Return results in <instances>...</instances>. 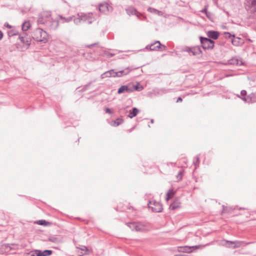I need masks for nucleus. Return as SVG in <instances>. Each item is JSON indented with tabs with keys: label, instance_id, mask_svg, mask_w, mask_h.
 I'll list each match as a JSON object with an SVG mask.
<instances>
[{
	"label": "nucleus",
	"instance_id": "obj_1",
	"mask_svg": "<svg viewBox=\"0 0 256 256\" xmlns=\"http://www.w3.org/2000/svg\"><path fill=\"white\" fill-rule=\"evenodd\" d=\"M48 34L47 32L40 28L36 29L32 34V38L38 42L46 43L48 40Z\"/></svg>",
	"mask_w": 256,
	"mask_h": 256
},
{
	"label": "nucleus",
	"instance_id": "obj_2",
	"mask_svg": "<svg viewBox=\"0 0 256 256\" xmlns=\"http://www.w3.org/2000/svg\"><path fill=\"white\" fill-rule=\"evenodd\" d=\"M78 18L74 20V22L76 24L80 23L81 21L86 22L88 24H91L94 21V18L92 17V14L91 13L81 14H78Z\"/></svg>",
	"mask_w": 256,
	"mask_h": 256
},
{
	"label": "nucleus",
	"instance_id": "obj_3",
	"mask_svg": "<svg viewBox=\"0 0 256 256\" xmlns=\"http://www.w3.org/2000/svg\"><path fill=\"white\" fill-rule=\"evenodd\" d=\"M248 243L245 242L244 241H240V240H236V241H228L224 240L222 242V244L223 246H226L230 248H238L240 246L248 244Z\"/></svg>",
	"mask_w": 256,
	"mask_h": 256
},
{
	"label": "nucleus",
	"instance_id": "obj_4",
	"mask_svg": "<svg viewBox=\"0 0 256 256\" xmlns=\"http://www.w3.org/2000/svg\"><path fill=\"white\" fill-rule=\"evenodd\" d=\"M200 40L202 46L204 50L212 49L214 48V40H211L209 38H204L202 36H200Z\"/></svg>",
	"mask_w": 256,
	"mask_h": 256
},
{
	"label": "nucleus",
	"instance_id": "obj_5",
	"mask_svg": "<svg viewBox=\"0 0 256 256\" xmlns=\"http://www.w3.org/2000/svg\"><path fill=\"white\" fill-rule=\"evenodd\" d=\"M182 52H187L189 54H192L193 56H196L202 54V52L198 46L192 47L184 46L182 49Z\"/></svg>",
	"mask_w": 256,
	"mask_h": 256
},
{
	"label": "nucleus",
	"instance_id": "obj_6",
	"mask_svg": "<svg viewBox=\"0 0 256 256\" xmlns=\"http://www.w3.org/2000/svg\"><path fill=\"white\" fill-rule=\"evenodd\" d=\"M127 225L132 230L136 232H142L145 229V225L141 222H128Z\"/></svg>",
	"mask_w": 256,
	"mask_h": 256
},
{
	"label": "nucleus",
	"instance_id": "obj_7",
	"mask_svg": "<svg viewBox=\"0 0 256 256\" xmlns=\"http://www.w3.org/2000/svg\"><path fill=\"white\" fill-rule=\"evenodd\" d=\"M51 14L50 12H44L40 14L38 19V24H44L48 22L50 20Z\"/></svg>",
	"mask_w": 256,
	"mask_h": 256
},
{
	"label": "nucleus",
	"instance_id": "obj_8",
	"mask_svg": "<svg viewBox=\"0 0 256 256\" xmlns=\"http://www.w3.org/2000/svg\"><path fill=\"white\" fill-rule=\"evenodd\" d=\"M148 207L154 212H162L163 209L162 204L156 200L150 201L148 204Z\"/></svg>",
	"mask_w": 256,
	"mask_h": 256
},
{
	"label": "nucleus",
	"instance_id": "obj_9",
	"mask_svg": "<svg viewBox=\"0 0 256 256\" xmlns=\"http://www.w3.org/2000/svg\"><path fill=\"white\" fill-rule=\"evenodd\" d=\"M118 94H121L122 93H131L132 89H130V84L127 85L122 86L118 90Z\"/></svg>",
	"mask_w": 256,
	"mask_h": 256
},
{
	"label": "nucleus",
	"instance_id": "obj_10",
	"mask_svg": "<svg viewBox=\"0 0 256 256\" xmlns=\"http://www.w3.org/2000/svg\"><path fill=\"white\" fill-rule=\"evenodd\" d=\"M112 7L106 2L102 3L99 5V10L102 12L112 11Z\"/></svg>",
	"mask_w": 256,
	"mask_h": 256
},
{
	"label": "nucleus",
	"instance_id": "obj_11",
	"mask_svg": "<svg viewBox=\"0 0 256 256\" xmlns=\"http://www.w3.org/2000/svg\"><path fill=\"white\" fill-rule=\"evenodd\" d=\"M47 24L50 27V29L54 30L58 28L59 21L58 20H52L50 18V20Z\"/></svg>",
	"mask_w": 256,
	"mask_h": 256
},
{
	"label": "nucleus",
	"instance_id": "obj_12",
	"mask_svg": "<svg viewBox=\"0 0 256 256\" xmlns=\"http://www.w3.org/2000/svg\"><path fill=\"white\" fill-rule=\"evenodd\" d=\"M52 253V250H46L44 251L40 250H36L35 254L36 256H49Z\"/></svg>",
	"mask_w": 256,
	"mask_h": 256
},
{
	"label": "nucleus",
	"instance_id": "obj_13",
	"mask_svg": "<svg viewBox=\"0 0 256 256\" xmlns=\"http://www.w3.org/2000/svg\"><path fill=\"white\" fill-rule=\"evenodd\" d=\"M161 46V43L160 41L156 40L153 44H150L149 46H146V48H148V47L150 48V50H158L160 46Z\"/></svg>",
	"mask_w": 256,
	"mask_h": 256
},
{
	"label": "nucleus",
	"instance_id": "obj_14",
	"mask_svg": "<svg viewBox=\"0 0 256 256\" xmlns=\"http://www.w3.org/2000/svg\"><path fill=\"white\" fill-rule=\"evenodd\" d=\"M240 95L242 96V97L240 98L244 102L248 103L253 102V101L252 100V96H246V92L245 90H242L241 91Z\"/></svg>",
	"mask_w": 256,
	"mask_h": 256
},
{
	"label": "nucleus",
	"instance_id": "obj_15",
	"mask_svg": "<svg viewBox=\"0 0 256 256\" xmlns=\"http://www.w3.org/2000/svg\"><path fill=\"white\" fill-rule=\"evenodd\" d=\"M194 246H180L178 248V250L180 252H192V248H194ZM195 248H197V246H195Z\"/></svg>",
	"mask_w": 256,
	"mask_h": 256
},
{
	"label": "nucleus",
	"instance_id": "obj_16",
	"mask_svg": "<svg viewBox=\"0 0 256 256\" xmlns=\"http://www.w3.org/2000/svg\"><path fill=\"white\" fill-rule=\"evenodd\" d=\"M126 10L129 16L136 15L138 17H139V16L140 15V14L133 7H129Z\"/></svg>",
	"mask_w": 256,
	"mask_h": 256
},
{
	"label": "nucleus",
	"instance_id": "obj_17",
	"mask_svg": "<svg viewBox=\"0 0 256 256\" xmlns=\"http://www.w3.org/2000/svg\"><path fill=\"white\" fill-rule=\"evenodd\" d=\"M206 34L209 38L216 40L219 36V32L217 31L209 30L207 32Z\"/></svg>",
	"mask_w": 256,
	"mask_h": 256
},
{
	"label": "nucleus",
	"instance_id": "obj_18",
	"mask_svg": "<svg viewBox=\"0 0 256 256\" xmlns=\"http://www.w3.org/2000/svg\"><path fill=\"white\" fill-rule=\"evenodd\" d=\"M244 4L248 8H256V0H245Z\"/></svg>",
	"mask_w": 256,
	"mask_h": 256
},
{
	"label": "nucleus",
	"instance_id": "obj_19",
	"mask_svg": "<svg viewBox=\"0 0 256 256\" xmlns=\"http://www.w3.org/2000/svg\"><path fill=\"white\" fill-rule=\"evenodd\" d=\"M234 38L232 39V43L234 46H239L242 44L244 43L243 40L238 37H233Z\"/></svg>",
	"mask_w": 256,
	"mask_h": 256
},
{
	"label": "nucleus",
	"instance_id": "obj_20",
	"mask_svg": "<svg viewBox=\"0 0 256 256\" xmlns=\"http://www.w3.org/2000/svg\"><path fill=\"white\" fill-rule=\"evenodd\" d=\"M228 64H230L236 65V66H242L243 64V62L242 60H238L237 58H232L228 61Z\"/></svg>",
	"mask_w": 256,
	"mask_h": 256
},
{
	"label": "nucleus",
	"instance_id": "obj_21",
	"mask_svg": "<svg viewBox=\"0 0 256 256\" xmlns=\"http://www.w3.org/2000/svg\"><path fill=\"white\" fill-rule=\"evenodd\" d=\"M130 70L129 69V68H127L124 70L116 72V77H121L122 76H124V75H126V74H128L129 72H130Z\"/></svg>",
	"mask_w": 256,
	"mask_h": 256
},
{
	"label": "nucleus",
	"instance_id": "obj_22",
	"mask_svg": "<svg viewBox=\"0 0 256 256\" xmlns=\"http://www.w3.org/2000/svg\"><path fill=\"white\" fill-rule=\"evenodd\" d=\"M138 112L139 110L136 108H133L129 111L130 114L128 116L130 118H132L138 114Z\"/></svg>",
	"mask_w": 256,
	"mask_h": 256
},
{
	"label": "nucleus",
	"instance_id": "obj_23",
	"mask_svg": "<svg viewBox=\"0 0 256 256\" xmlns=\"http://www.w3.org/2000/svg\"><path fill=\"white\" fill-rule=\"evenodd\" d=\"M130 89H132V92L134 90L141 91L143 89V87L140 86L138 84L134 85L130 84Z\"/></svg>",
	"mask_w": 256,
	"mask_h": 256
},
{
	"label": "nucleus",
	"instance_id": "obj_24",
	"mask_svg": "<svg viewBox=\"0 0 256 256\" xmlns=\"http://www.w3.org/2000/svg\"><path fill=\"white\" fill-rule=\"evenodd\" d=\"M19 38L22 43L28 46L30 45V38H26L25 36H20Z\"/></svg>",
	"mask_w": 256,
	"mask_h": 256
},
{
	"label": "nucleus",
	"instance_id": "obj_25",
	"mask_svg": "<svg viewBox=\"0 0 256 256\" xmlns=\"http://www.w3.org/2000/svg\"><path fill=\"white\" fill-rule=\"evenodd\" d=\"M58 18L60 20H62V22H68L72 21L73 19V16H69L68 18H65L62 16V15H58Z\"/></svg>",
	"mask_w": 256,
	"mask_h": 256
},
{
	"label": "nucleus",
	"instance_id": "obj_26",
	"mask_svg": "<svg viewBox=\"0 0 256 256\" xmlns=\"http://www.w3.org/2000/svg\"><path fill=\"white\" fill-rule=\"evenodd\" d=\"M124 120L122 118H118L112 122V125L114 126H118L120 124H122Z\"/></svg>",
	"mask_w": 256,
	"mask_h": 256
},
{
	"label": "nucleus",
	"instance_id": "obj_27",
	"mask_svg": "<svg viewBox=\"0 0 256 256\" xmlns=\"http://www.w3.org/2000/svg\"><path fill=\"white\" fill-rule=\"evenodd\" d=\"M175 194V192L172 189L169 190L166 194V200H169L170 198L173 197Z\"/></svg>",
	"mask_w": 256,
	"mask_h": 256
},
{
	"label": "nucleus",
	"instance_id": "obj_28",
	"mask_svg": "<svg viewBox=\"0 0 256 256\" xmlns=\"http://www.w3.org/2000/svg\"><path fill=\"white\" fill-rule=\"evenodd\" d=\"M30 27V24L28 22H24L22 24V30L23 31H26Z\"/></svg>",
	"mask_w": 256,
	"mask_h": 256
},
{
	"label": "nucleus",
	"instance_id": "obj_29",
	"mask_svg": "<svg viewBox=\"0 0 256 256\" xmlns=\"http://www.w3.org/2000/svg\"><path fill=\"white\" fill-rule=\"evenodd\" d=\"M148 10L150 12L154 13L156 14H158V15H162V12L160 11H159L158 10L152 8H148Z\"/></svg>",
	"mask_w": 256,
	"mask_h": 256
},
{
	"label": "nucleus",
	"instance_id": "obj_30",
	"mask_svg": "<svg viewBox=\"0 0 256 256\" xmlns=\"http://www.w3.org/2000/svg\"><path fill=\"white\" fill-rule=\"evenodd\" d=\"M180 207V203L174 202L170 206V208L172 210H176Z\"/></svg>",
	"mask_w": 256,
	"mask_h": 256
},
{
	"label": "nucleus",
	"instance_id": "obj_31",
	"mask_svg": "<svg viewBox=\"0 0 256 256\" xmlns=\"http://www.w3.org/2000/svg\"><path fill=\"white\" fill-rule=\"evenodd\" d=\"M48 240L54 243H58L60 242L59 239L56 236L50 237L48 238Z\"/></svg>",
	"mask_w": 256,
	"mask_h": 256
},
{
	"label": "nucleus",
	"instance_id": "obj_32",
	"mask_svg": "<svg viewBox=\"0 0 256 256\" xmlns=\"http://www.w3.org/2000/svg\"><path fill=\"white\" fill-rule=\"evenodd\" d=\"M116 72L114 71V70H108L107 72H106V74H110V76H111L112 77H116Z\"/></svg>",
	"mask_w": 256,
	"mask_h": 256
},
{
	"label": "nucleus",
	"instance_id": "obj_33",
	"mask_svg": "<svg viewBox=\"0 0 256 256\" xmlns=\"http://www.w3.org/2000/svg\"><path fill=\"white\" fill-rule=\"evenodd\" d=\"M223 34L226 38H230L232 37H234V34H232L229 32H224Z\"/></svg>",
	"mask_w": 256,
	"mask_h": 256
},
{
	"label": "nucleus",
	"instance_id": "obj_34",
	"mask_svg": "<svg viewBox=\"0 0 256 256\" xmlns=\"http://www.w3.org/2000/svg\"><path fill=\"white\" fill-rule=\"evenodd\" d=\"M37 223L40 225L46 226L49 224V222H46L45 220H40L37 222Z\"/></svg>",
	"mask_w": 256,
	"mask_h": 256
},
{
	"label": "nucleus",
	"instance_id": "obj_35",
	"mask_svg": "<svg viewBox=\"0 0 256 256\" xmlns=\"http://www.w3.org/2000/svg\"><path fill=\"white\" fill-rule=\"evenodd\" d=\"M182 172L180 171L178 173V174L176 175V178L178 179V181H179L182 179Z\"/></svg>",
	"mask_w": 256,
	"mask_h": 256
},
{
	"label": "nucleus",
	"instance_id": "obj_36",
	"mask_svg": "<svg viewBox=\"0 0 256 256\" xmlns=\"http://www.w3.org/2000/svg\"><path fill=\"white\" fill-rule=\"evenodd\" d=\"M82 250L84 251V253L83 254H88V248L85 246H82V248H80Z\"/></svg>",
	"mask_w": 256,
	"mask_h": 256
},
{
	"label": "nucleus",
	"instance_id": "obj_37",
	"mask_svg": "<svg viewBox=\"0 0 256 256\" xmlns=\"http://www.w3.org/2000/svg\"><path fill=\"white\" fill-rule=\"evenodd\" d=\"M166 50V46L164 45V44H161V46H160L158 50H160V51L162 52V51H164V50Z\"/></svg>",
	"mask_w": 256,
	"mask_h": 256
},
{
	"label": "nucleus",
	"instance_id": "obj_38",
	"mask_svg": "<svg viewBox=\"0 0 256 256\" xmlns=\"http://www.w3.org/2000/svg\"><path fill=\"white\" fill-rule=\"evenodd\" d=\"M109 77H111V76H110V74H106V72H104L101 75L102 78H109Z\"/></svg>",
	"mask_w": 256,
	"mask_h": 256
},
{
	"label": "nucleus",
	"instance_id": "obj_39",
	"mask_svg": "<svg viewBox=\"0 0 256 256\" xmlns=\"http://www.w3.org/2000/svg\"><path fill=\"white\" fill-rule=\"evenodd\" d=\"M199 162H200V160H199V156H196V160H194V164L195 166L196 165V164H199Z\"/></svg>",
	"mask_w": 256,
	"mask_h": 256
},
{
	"label": "nucleus",
	"instance_id": "obj_40",
	"mask_svg": "<svg viewBox=\"0 0 256 256\" xmlns=\"http://www.w3.org/2000/svg\"><path fill=\"white\" fill-rule=\"evenodd\" d=\"M105 111H106V112L108 113V114H112V110H110V109L108 108H106Z\"/></svg>",
	"mask_w": 256,
	"mask_h": 256
},
{
	"label": "nucleus",
	"instance_id": "obj_41",
	"mask_svg": "<svg viewBox=\"0 0 256 256\" xmlns=\"http://www.w3.org/2000/svg\"><path fill=\"white\" fill-rule=\"evenodd\" d=\"M201 12H203V13H205L206 14L208 12L207 11V8H206V7L204 8L203 10H201Z\"/></svg>",
	"mask_w": 256,
	"mask_h": 256
},
{
	"label": "nucleus",
	"instance_id": "obj_42",
	"mask_svg": "<svg viewBox=\"0 0 256 256\" xmlns=\"http://www.w3.org/2000/svg\"><path fill=\"white\" fill-rule=\"evenodd\" d=\"M206 14L208 18H210L212 16V13L210 12H208L206 13Z\"/></svg>",
	"mask_w": 256,
	"mask_h": 256
},
{
	"label": "nucleus",
	"instance_id": "obj_43",
	"mask_svg": "<svg viewBox=\"0 0 256 256\" xmlns=\"http://www.w3.org/2000/svg\"><path fill=\"white\" fill-rule=\"evenodd\" d=\"M182 98L181 97H178V98L177 99L176 102H182Z\"/></svg>",
	"mask_w": 256,
	"mask_h": 256
},
{
	"label": "nucleus",
	"instance_id": "obj_44",
	"mask_svg": "<svg viewBox=\"0 0 256 256\" xmlns=\"http://www.w3.org/2000/svg\"><path fill=\"white\" fill-rule=\"evenodd\" d=\"M3 38V33L0 30V40Z\"/></svg>",
	"mask_w": 256,
	"mask_h": 256
},
{
	"label": "nucleus",
	"instance_id": "obj_45",
	"mask_svg": "<svg viewBox=\"0 0 256 256\" xmlns=\"http://www.w3.org/2000/svg\"><path fill=\"white\" fill-rule=\"evenodd\" d=\"M114 54H112L109 53V54H108V57L110 58V57L113 56H114Z\"/></svg>",
	"mask_w": 256,
	"mask_h": 256
},
{
	"label": "nucleus",
	"instance_id": "obj_46",
	"mask_svg": "<svg viewBox=\"0 0 256 256\" xmlns=\"http://www.w3.org/2000/svg\"><path fill=\"white\" fill-rule=\"evenodd\" d=\"M96 44H90V45L88 46V48H92V46H95Z\"/></svg>",
	"mask_w": 256,
	"mask_h": 256
},
{
	"label": "nucleus",
	"instance_id": "obj_47",
	"mask_svg": "<svg viewBox=\"0 0 256 256\" xmlns=\"http://www.w3.org/2000/svg\"><path fill=\"white\" fill-rule=\"evenodd\" d=\"M15 34H13L12 32H8V35H9L10 36H12L15 35Z\"/></svg>",
	"mask_w": 256,
	"mask_h": 256
},
{
	"label": "nucleus",
	"instance_id": "obj_48",
	"mask_svg": "<svg viewBox=\"0 0 256 256\" xmlns=\"http://www.w3.org/2000/svg\"><path fill=\"white\" fill-rule=\"evenodd\" d=\"M224 11L226 12V14H227V16H229V13H228V12L226 11V10H224Z\"/></svg>",
	"mask_w": 256,
	"mask_h": 256
},
{
	"label": "nucleus",
	"instance_id": "obj_49",
	"mask_svg": "<svg viewBox=\"0 0 256 256\" xmlns=\"http://www.w3.org/2000/svg\"><path fill=\"white\" fill-rule=\"evenodd\" d=\"M154 120H153V119H152V120H150V122H151L152 124L154 123Z\"/></svg>",
	"mask_w": 256,
	"mask_h": 256
},
{
	"label": "nucleus",
	"instance_id": "obj_50",
	"mask_svg": "<svg viewBox=\"0 0 256 256\" xmlns=\"http://www.w3.org/2000/svg\"><path fill=\"white\" fill-rule=\"evenodd\" d=\"M6 246L7 248H9V249H10V246H8V245Z\"/></svg>",
	"mask_w": 256,
	"mask_h": 256
},
{
	"label": "nucleus",
	"instance_id": "obj_51",
	"mask_svg": "<svg viewBox=\"0 0 256 256\" xmlns=\"http://www.w3.org/2000/svg\"><path fill=\"white\" fill-rule=\"evenodd\" d=\"M7 26H8V28H11V26H10L8 24Z\"/></svg>",
	"mask_w": 256,
	"mask_h": 256
},
{
	"label": "nucleus",
	"instance_id": "obj_52",
	"mask_svg": "<svg viewBox=\"0 0 256 256\" xmlns=\"http://www.w3.org/2000/svg\"><path fill=\"white\" fill-rule=\"evenodd\" d=\"M222 28L225 29V28H226V26H222Z\"/></svg>",
	"mask_w": 256,
	"mask_h": 256
},
{
	"label": "nucleus",
	"instance_id": "obj_53",
	"mask_svg": "<svg viewBox=\"0 0 256 256\" xmlns=\"http://www.w3.org/2000/svg\"><path fill=\"white\" fill-rule=\"evenodd\" d=\"M214 1H215V0H214Z\"/></svg>",
	"mask_w": 256,
	"mask_h": 256
}]
</instances>
